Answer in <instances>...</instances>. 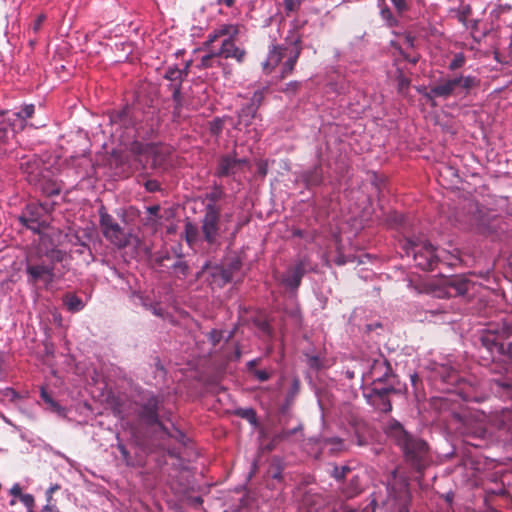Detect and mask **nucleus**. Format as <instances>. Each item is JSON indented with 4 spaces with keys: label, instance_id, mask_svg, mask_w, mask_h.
Returning <instances> with one entry per match:
<instances>
[{
    "label": "nucleus",
    "instance_id": "f257e3e1",
    "mask_svg": "<svg viewBox=\"0 0 512 512\" xmlns=\"http://www.w3.org/2000/svg\"><path fill=\"white\" fill-rule=\"evenodd\" d=\"M403 249L408 256H413L415 264L423 270H433L440 259L437 250L422 238L406 239Z\"/></svg>",
    "mask_w": 512,
    "mask_h": 512
},
{
    "label": "nucleus",
    "instance_id": "f03ea898",
    "mask_svg": "<svg viewBox=\"0 0 512 512\" xmlns=\"http://www.w3.org/2000/svg\"><path fill=\"white\" fill-rule=\"evenodd\" d=\"M224 232L225 229H222L220 220V209L215 204H207L201 220L203 241L207 242L210 246H219Z\"/></svg>",
    "mask_w": 512,
    "mask_h": 512
},
{
    "label": "nucleus",
    "instance_id": "7ed1b4c3",
    "mask_svg": "<svg viewBox=\"0 0 512 512\" xmlns=\"http://www.w3.org/2000/svg\"><path fill=\"white\" fill-rule=\"evenodd\" d=\"M299 52L294 48H281L274 46L268 54L266 61L263 63V69L269 73L276 68L282 61L286 59L281 66V78L287 77L293 70L294 65L297 61Z\"/></svg>",
    "mask_w": 512,
    "mask_h": 512
},
{
    "label": "nucleus",
    "instance_id": "20e7f679",
    "mask_svg": "<svg viewBox=\"0 0 512 512\" xmlns=\"http://www.w3.org/2000/svg\"><path fill=\"white\" fill-rule=\"evenodd\" d=\"M20 222L36 233H41L50 223L48 207L43 204L30 203L19 216Z\"/></svg>",
    "mask_w": 512,
    "mask_h": 512
},
{
    "label": "nucleus",
    "instance_id": "39448f33",
    "mask_svg": "<svg viewBox=\"0 0 512 512\" xmlns=\"http://www.w3.org/2000/svg\"><path fill=\"white\" fill-rule=\"evenodd\" d=\"M384 431L391 443L400 448H424L427 446L425 442L415 438L406 431L403 425L395 419H391L386 423Z\"/></svg>",
    "mask_w": 512,
    "mask_h": 512
},
{
    "label": "nucleus",
    "instance_id": "423d86ee",
    "mask_svg": "<svg viewBox=\"0 0 512 512\" xmlns=\"http://www.w3.org/2000/svg\"><path fill=\"white\" fill-rule=\"evenodd\" d=\"M20 170L27 182L40 189H44V182L48 177V171L43 167L42 160L36 156H26L20 161Z\"/></svg>",
    "mask_w": 512,
    "mask_h": 512
},
{
    "label": "nucleus",
    "instance_id": "0eeeda50",
    "mask_svg": "<svg viewBox=\"0 0 512 512\" xmlns=\"http://www.w3.org/2000/svg\"><path fill=\"white\" fill-rule=\"evenodd\" d=\"M100 225L104 237L118 248H124L129 244V235L103 209L100 210Z\"/></svg>",
    "mask_w": 512,
    "mask_h": 512
},
{
    "label": "nucleus",
    "instance_id": "6e6552de",
    "mask_svg": "<svg viewBox=\"0 0 512 512\" xmlns=\"http://www.w3.org/2000/svg\"><path fill=\"white\" fill-rule=\"evenodd\" d=\"M248 164V160L246 158H238L236 152L222 155L218 159L215 176L235 178L236 175L248 167Z\"/></svg>",
    "mask_w": 512,
    "mask_h": 512
},
{
    "label": "nucleus",
    "instance_id": "1a4fd4ad",
    "mask_svg": "<svg viewBox=\"0 0 512 512\" xmlns=\"http://www.w3.org/2000/svg\"><path fill=\"white\" fill-rule=\"evenodd\" d=\"M398 470L392 472V481H389L388 486L391 490V495L399 501V509L397 512H409L408 503L410 501V492L408 489V482L402 478L397 481Z\"/></svg>",
    "mask_w": 512,
    "mask_h": 512
},
{
    "label": "nucleus",
    "instance_id": "9d476101",
    "mask_svg": "<svg viewBox=\"0 0 512 512\" xmlns=\"http://www.w3.org/2000/svg\"><path fill=\"white\" fill-rule=\"evenodd\" d=\"M144 402L141 404L139 412L140 419L147 425H160L158 410H159V398L152 393L145 394L143 398Z\"/></svg>",
    "mask_w": 512,
    "mask_h": 512
},
{
    "label": "nucleus",
    "instance_id": "9b49d317",
    "mask_svg": "<svg viewBox=\"0 0 512 512\" xmlns=\"http://www.w3.org/2000/svg\"><path fill=\"white\" fill-rule=\"evenodd\" d=\"M26 272L28 274V281L31 283L43 281L46 284H49L54 278V267L51 263L28 262L26 265Z\"/></svg>",
    "mask_w": 512,
    "mask_h": 512
},
{
    "label": "nucleus",
    "instance_id": "f8f14e48",
    "mask_svg": "<svg viewBox=\"0 0 512 512\" xmlns=\"http://www.w3.org/2000/svg\"><path fill=\"white\" fill-rule=\"evenodd\" d=\"M404 461L413 471L422 474L432 464V457L429 450H405Z\"/></svg>",
    "mask_w": 512,
    "mask_h": 512
},
{
    "label": "nucleus",
    "instance_id": "ddd939ff",
    "mask_svg": "<svg viewBox=\"0 0 512 512\" xmlns=\"http://www.w3.org/2000/svg\"><path fill=\"white\" fill-rule=\"evenodd\" d=\"M485 416L483 414L470 413L466 417V421L463 423L464 428L462 433L471 434L478 438L486 437V427L484 424Z\"/></svg>",
    "mask_w": 512,
    "mask_h": 512
},
{
    "label": "nucleus",
    "instance_id": "4468645a",
    "mask_svg": "<svg viewBox=\"0 0 512 512\" xmlns=\"http://www.w3.org/2000/svg\"><path fill=\"white\" fill-rule=\"evenodd\" d=\"M308 269L306 259L300 260L295 266L290 268L282 278V282L291 289H296L301 282L302 277Z\"/></svg>",
    "mask_w": 512,
    "mask_h": 512
},
{
    "label": "nucleus",
    "instance_id": "2eb2a0df",
    "mask_svg": "<svg viewBox=\"0 0 512 512\" xmlns=\"http://www.w3.org/2000/svg\"><path fill=\"white\" fill-rule=\"evenodd\" d=\"M184 76V72L178 68H169L165 73V78L170 80L172 84L170 85L172 91L173 101L175 103V113L181 106V93L180 86Z\"/></svg>",
    "mask_w": 512,
    "mask_h": 512
},
{
    "label": "nucleus",
    "instance_id": "dca6fc26",
    "mask_svg": "<svg viewBox=\"0 0 512 512\" xmlns=\"http://www.w3.org/2000/svg\"><path fill=\"white\" fill-rule=\"evenodd\" d=\"M219 57L226 59H235L238 63H243L246 56V51L235 45V39H224L221 47L217 50Z\"/></svg>",
    "mask_w": 512,
    "mask_h": 512
},
{
    "label": "nucleus",
    "instance_id": "f3484780",
    "mask_svg": "<svg viewBox=\"0 0 512 512\" xmlns=\"http://www.w3.org/2000/svg\"><path fill=\"white\" fill-rule=\"evenodd\" d=\"M456 88V80H454V78L445 79L432 86L427 96L429 98L438 97L447 99L455 93Z\"/></svg>",
    "mask_w": 512,
    "mask_h": 512
},
{
    "label": "nucleus",
    "instance_id": "a211bd4d",
    "mask_svg": "<svg viewBox=\"0 0 512 512\" xmlns=\"http://www.w3.org/2000/svg\"><path fill=\"white\" fill-rule=\"evenodd\" d=\"M492 422L498 429L512 433V409L506 408L495 413Z\"/></svg>",
    "mask_w": 512,
    "mask_h": 512
},
{
    "label": "nucleus",
    "instance_id": "6ab92c4d",
    "mask_svg": "<svg viewBox=\"0 0 512 512\" xmlns=\"http://www.w3.org/2000/svg\"><path fill=\"white\" fill-rule=\"evenodd\" d=\"M448 293L450 296L464 295L469 289V282L460 277L447 280Z\"/></svg>",
    "mask_w": 512,
    "mask_h": 512
},
{
    "label": "nucleus",
    "instance_id": "aec40b11",
    "mask_svg": "<svg viewBox=\"0 0 512 512\" xmlns=\"http://www.w3.org/2000/svg\"><path fill=\"white\" fill-rule=\"evenodd\" d=\"M185 240L192 248L196 247L200 241L203 240L202 233L199 231L197 225L186 222L184 228Z\"/></svg>",
    "mask_w": 512,
    "mask_h": 512
},
{
    "label": "nucleus",
    "instance_id": "412c9836",
    "mask_svg": "<svg viewBox=\"0 0 512 512\" xmlns=\"http://www.w3.org/2000/svg\"><path fill=\"white\" fill-rule=\"evenodd\" d=\"M391 391H393V388L374 389L377 399L375 405L379 411L386 413L392 410L391 402L387 397L388 393Z\"/></svg>",
    "mask_w": 512,
    "mask_h": 512
},
{
    "label": "nucleus",
    "instance_id": "4be33fe9",
    "mask_svg": "<svg viewBox=\"0 0 512 512\" xmlns=\"http://www.w3.org/2000/svg\"><path fill=\"white\" fill-rule=\"evenodd\" d=\"M257 106L255 104L244 105L238 113L239 124L248 126L252 123V120L256 117Z\"/></svg>",
    "mask_w": 512,
    "mask_h": 512
},
{
    "label": "nucleus",
    "instance_id": "5701e85b",
    "mask_svg": "<svg viewBox=\"0 0 512 512\" xmlns=\"http://www.w3.org/2000/svg\"><path fill=\"white\" fill-rule=\"evenodd\" d=\"M240 268L239 262L233 263L229 268L216 267L213 272L214 277H219L221 284H226L232 281L233 271Z\"/></svg>",
    "mask_w": 512,
    "mask_h": 512
},
{
    "label": "nucleus",
    "instance_id": "b1692460",
    "mask_svg": "<svg viewBox=\"0 0 512 512\" xmlns=\"http://www.w3.org/2000/svg\"><path fill=\"white\" fill-rule=\"evenodd\" d=\"M63 304L70 312H79L85 307V303L77 295L67 293L63 296Z\"/></svg>",
    "mask_w": 512,
    "mask_h": 512
},
{
    "label": "nucleus",
    "instance_id": "393cba45",
    "mask_svg": "<svg viewBox=\"0 0 512 512\" xmlns=\"http://www.w3.org/2000/svg\"><path fill=\"white\" fill-rule=\"evenodd\" d=\"M363 490V485L358 475H352L349 483L343 488V493L347 498H353L360 494Z\"/></svg>",
    "mask_w": 512,
    "mask_h": 512
},
{
    "label": "nucleus",
    "instance_id": "a878e982",
    "mask_svg": "<svg viewBox=\"0 0 512 512\" xmlns=\"http://www.w3.org/2000/svg\"><path fill=\"white\" fill-rule=\"evenodd\" d=\"M40 396L46 404V409L50 410L51 412H55L58 415H65V408H62L60 404L49 395L45 388H41Z\"/></svg>",
    "mask_w": 512,
    "mask_h": 512
},
{
    "label": "nucleus",
    "instance_id": "bb28decb",
    "mask_svg": "<svg viewBox=\"0 0 512 512\" xmlns=\"http://www.w3.org/2000/svg\"><path fill=\"white\" fill-rule=\"evenodd\" d=\"M219 37H226L225 39H235L239 33L238 26L233 24H224L215 29Z\"/></svg>",
    "mask_w": 512,
    "mask_h": 512
},
{
    "label": "nucleus",
    "instance_id": "cd10ccee",
    "mask_svg": "<svg viewBox=\"0 0 512 512\" xmlns=\"http://www.w3.org/2000/svg\"><path fill=\"white\" fill-rule=\"evenodd\" d=\"M454 80H456V87H460L464 89L465 91H469L471 88L476 87L479 84V81L474 76H459L455 77Z\"/></svg>",
    "mask_w": 512,
    "mask_h": 512
},
{
    "label": "nucleus",
    "instance_id": "c85d7f7f",
    "mask_svg": "<svg viewBox=\"0 0 512 512\" xmlns=\"http://www.w3.org/2000/svg\"><path fill=\"white\" fill-rule=\"evenodd\" d=\"M132 452H136V450H119L120 455L116 456V458L118 461L123 462L127 466L140 465L142 459H133L131 456Z\"/></svg>",
    "mask_w": 512,
    "mask_h": 512
},
{
    "label": "nucleus",
    "instance_id": "c756f323",
    "mask_svg": "<svg viewBox=\"0 0 512 512\" xmlns=\"http://www.w3.org/2000/svg\"><path fill=\"white\" fill-rule=\"evenodd\" d=\"M218 57L219 55L217 54V50L212 49L208 54L201 58L200 66L202 68H210L215 64L220 65V62L217 60Z\"/></svg>",
    "mask_w": 512,
    "mask_h": 512
},
{
    "label": "nucleus",
    "instance_id": "7c9ffc66",
    "mask_svg": "<svg viewBox=\"0 0 512 512\" xmlns=\"http://www.w3.org/2000/svg\"><path fill=\"white\" fill-rule=\"evenodd\" d=\"M305 181L308 185H318L321 181L320 169L314 167L312 171L305 174Z\"/></svg>",
    "mask_w": 512,
    "mask_h": 512
},
{
    "label": "nucleus",
    "instance_id": "2f4dec72",
    "mask_svg": "<svg viewBox=\"0 0 512 512\" xmlns=\"http://www.w3.org/2000/svg\"><path fill=\"white\" fill-rule=\"evenodd\" d=\"M351 472H352V470L349 466H341V467L335 466L333 469L332 475L337 480H343Z\"/></svg>",
    "mask_w": 512,
    "mask_h": 512
},
{
    "label": "nucleus",
    "instance_id": "473e14b6",
    "mask_svg": "<svg viewBox=\"0 0 512 512\" xmlns=\"http://www.w3.org/2000/svg\"><path fill=\"white\" fill-rule=\"evenodd\" d=\"M465 56L463 53H457L454 55L452 61L449 64L450 70H456L461 68L465 64Z\"/></svg>",
    "mask_w": 512,
    "mask_h": 512
},
{
    "label": "nucleus",
    "instance_id": "72a5a7b5",
    "mask_svg": "<svg viewBox=\"0 0 512 512\" xmlns=\"http://www.w3.org/2000/svg\"><path fill=\"white\" fill-rule=\"evenodd\" d=\"M34 113V105L29 104L25 105L21 111L13 113L14 116L20 118L21 120H26L30 118Z\"/></svg>",
    "mask_w": 512,
    "mask_h": 512
},
{
    "label": "nucleus",
    "instance_id": "f704fd0d",
    "mask_svg": "<svg viewBox=\"0 0 512 512\" xmlns=\"http://www.w3.org/2000/svg\"><path fill=\"white\" fill-rule=\"evenodd\" d=\"M298 429H300V426L293 428L291 430H283L281 433L275 434L272 437V441L274 444H279L283 440L287 439L291 434L295 433Z\"/></svg>",
    "mask_w": 512,
    "mask_h": 512
},
{
    "label": "nucleus",
    "instance_id": "c9c22d12",
    "mask_svg": "<svg viewBox=\"0 0 512 512\" xmlns=\"http://www.w3.org/2000/svg\"><path fill=\"white\" fill-rule=\"evenodd\" d=\"M173 268L176 274H180L182 276H186L188 274V265L184 261H177L173 265Z\"/></svg>",
    "mask_w": 512,
    "mask_h": 512
},
{
    "label": "nucleus",
    "instance_id": "e433bc0d",
    "mask_svg": "<svg viewBox=\"0 0 512 512\" xmlns=\"http://www.w3.org/2000/svg\"><path fill=\"white\" fill-rule=\"evenodd\" d=\"M223 122L221 119H214L210 122V131L212 134H219L222 131Z\"/></svg>",
    "mask_w": 512,
    "mask_h": 512
},
{
    "label": "nucleus",
    "instance_id": "4c0bfd02",
    "mask_svg": "<svg viewBox=\"0 0 512 512\" xmlns=\"http://www.w3.org/2000/svg\"><path fill=\"white\" fill-rule=\"evenodd\" d=\"M144 225L150 227L153 230H156L158 228V226L160 225V217L148 215V217L146 218V220L144 222Z\"/></svg>",
    "mask_w": 512,
    "mask_h": 512
},
{
    "label": "nucleus",
    "instance_id": "58836bf2",
    "mask_svg": "<svg viewBox=\"0 0 512 512\" xmlns=\"http://www.w3.org/2000/svg\"><path fill=\"white\" fill-rule=\"evenodd\" d=\"M272 372L267 370H254L253 375L261 382L267 381L271 377Z\"/></svg>",
    "mask_w": 512,
    "mask_h": 512
},
{
    "label": "nucleus",
    "instance_id": "ea45409f",
    "mask_svg": "<svg viewBox=\"0 0 512 512\" xmlns=\"http://www.w3.org/2000/svg\"><path fill=\"white\" fill-rule=\"evenodd\" d=\"M223 191L221 188L219 187H216L215 189H213V191H211L208 195H207V198L212 201V202H216L218 200H220L223 196Z\"/></svg>",
    "mask_w": 512,
    "mask_h": 512
},
{
    "label": "nucleus",
    "instance_id": "a19ab883",
    "mask_svg": "<svg viewBox=\"0 0 512 512\" xmlns=\"http://www.w3.org/2000/svg\"><path fill=\"white\" fill-rule=\"evenodd\" d=\"M264 99V91L257 90L254 92L253 97L249 104H255L257 108L260 106L261 102Z\"/></svg>",
    "mask_w": 512,
    "mask_h": 512
},
{
    "label": "nucleus",
    "instance_id": "79ce46f5",
    "mask_svg": "<svg viewBox=\"0 0 512 512\" xmlns=\"http://www.w3.org/2000/svg\"><path fill=\"white\" fill-rule=\"evenodd\" d=\"M128 116H129V110L125 109V110L121 111L120 113H118L115 116V118H113V121L126 125Z\"/></svg>",
    "mask_w": 512,
    "mask_h": 512
},
{
    "label": "nucleus",
    "instance_id": "37998d69",
    "mask_svg": "<svg viewBox=\"0 0 512 512\" xmlns=\"http://www.w3.org/2000/svg\"><path fill=\"white\" fill-rule=\"evenodd\" d=\"M74 245H79L83 248H87L88 245H87V240L84 239L83 236H80L79 234H75L74 236H72L71 240H70Z\"/></svg>",
    "mask_w": 512,
    "mask_h": 512
},
{
    "label": "nucleus",
    "instance_id": "c03bdc74",
    "mask_svg": "<svg viewBox=\"0 0 512 512\" xmlns=\"http://www.w3.org/2000/svg\"><path fill=\"white\" fill-rule=\"evenodd\" d=\"M4 396L9 398L11 401L17 400L20 396L13 388H6L4 390Z\"/></svg>",
    "mask_w": 512,
    "mask_h": 512
},
{
    "label": "nucleus",
    "instance_id": "a18cd8bd",
    "mask_svg": "<svg viewBox=\"0 0 512 512\" xmlns=\"http://www.w3.org/2000/svg\"><path fill=\"white\" fill-rule=\"evenodd\" d=\"M260 457H261V454L257 453V456L253 458V460L251 462V468H250V472H249V477H252L257 472L258 461H259Z\"/></svg>",
    "mask_w": 512,
    "mask_h": 512
},
{
    "label": "nucleus",
    "instance_id": "49530a36",
    "mask_svg": "<svg viewBox=\"0 0 512 512\" xmlns=\"http://www.w3.org/2000/svg\"><path fill=\"white\" fill-rule=\"evenodd\" d=\"M45 19H46V16L44 14H41L37 17V19L34 21L33 26H32V28L35 32L39 31V29L41 28Z\"/></svg>",
    "mask_w": 512,
    "mask_h": 512
},
{
    "label": "nucleus",
    "instance_id": "de8ad7c7",
    "mask_svg": "<svg viewBox=\"0 0 512 512\" xmlns=\"http://www.w3.org/2000/svg\"><path fill=\"white\" fill-rule=\"evenodd\" d=\"M42 512H60L55 504L51 503L50 497L47 499V504L42 509Z\"/></svg>",
    "mask_w": 512,
    "mask_h": 512
},
{
    "label": "nucleus",
    "instance_id": "09e8293b",
    "mask_svg": "<svg viewBox=\"0 0 512 512\" xmlns=\"http://www.w3.org/2000/svg\"><path fill=\"white\" fill-rule=\"evenodd\" d=\"M145 187L148 191L150 192H155L159 189V184L157 181L155 180H148L146 183H145Z\"/></svg>",
    "mask_w": 512,
    "mask_h": 512
},
{
    "label": "nucleus",
    "instance_id": "8fccbe9b",
    "mask_svg": "<svg viewBox=\"0 0 512 512\" xmlns=\"http://www.w3.org/2000/svg\"><path fill=\"white\" fill-rule=\"evenodd\" d=\"M219 38H220V37H219V35H218L217 31H216V30H214L212 33H210V34L208 35L207 40H206V42H205V45H206V46H209V45L213 44L214 42H216Z\"/></svg>",
    "mask_w": 512,
    "mask_h": 512
},
{
    "label": "nucleus",
    "instance_id": "3c124183",
    "mask_svg": "<svg viewBox=\"0 0 512 512\" xmlns=\"http://www.w3.org/2000/svg\"><path fill=\"white\" fill-rule=\"evenodd\" d=\"M285 7L289 11L295 10L299 5V0H284Z\"/></svg>",
    "mask_w": 512,
    "mask_h": 512
},
{
    "label": "nucleus",
    "instance_id": "603ef678",
    "mask_svg": "<svg viewBox=\"0 0 512 512\" xmlns=\"http://www.w3.org/2000/svg\"><path fill=\"white\" fill-rule=\"evenodd\" d=\"M160 206L159 205H153L147 207V213L150 216L160 217L159 216Z\"/></svg>",
    "mask_w": 512,
    "mask_h": 512
},
{
    "label": "nucleus",
    "instance_id": "864d4df0",
    "mask_svg": "<svg viewBox=\"0 0 512 512\" xmlns=\"http://www.w3.org/2000/svg\"><path fill=\"white\" fill-rule=\"evenodd\" d=\"M398 11H403L406 8L405 0H391Z\"/></svg>",
    "mask_w": 512,
    "mask_h": 512
},
{
    "label": "nucleus",
    "instance_id": "5fc2aeb1",
    "mask_svg": "<svg viewBox=\"0 0 512 512\" xmlns=\"http://www.w3.org/2000/svg\"><path fill=\"white\" fill-rule=\"evenodd\" d=\"M190 503L193 507L198 508L203 504V499L200 496L193 497L191 498Z\"/></svg>",
    "mask_w": 512,
    "mask_h": 512
},
{
    "label": "nucleus",
    "instance_id": "6e6d98bb",
    "mask_svg": "<svg viewBox=\"0 0 512 512\" xmlns=\"http://www.w3.org/2000/svg\"><path fill=\"white\" fill-rule=\"evenodd\" d=\"M258 363H259V359H253L248 362L247 366L251 373H253L254 370H257L256 366L258 365Z\"/></svg>",
    "mask_w": 512,
    "mask_h": 512
},
{
    "label": "nucleus",
    "instance_id": "4d7b16f0",
    "mask_svg": "<svg viewBox=\"0 0 512 512\" xmlns=\"http://www.w3.org/2000/svg\"><path fill=\"white\" fill-rule=\"evenodd\" d=\"M60 488H61V487H60V485H58V484H55V485L51 486V487L48 489V491H47V499L50 497V499L52 500V494H53L55 491L59 490Z\"/></svg>",
    "mask_w": 512,
    "mask_h": 512
},
{
    "label": "nucleus",
    "instance_id": "13d9d810",
    "mask_svg": "<svg viewBox=\"0 0 512 512\" xmlns=\"http://www.w3.org/2000/svg\"><path fill=\"white\" fill-rule=\"evenodd\" d=\"M8 130L6 127H0V141L4 142L7 139Z\"/></svg>",
    "mask_w": 512,
    "mask_h": 512
},
{
    "label": "nucleus",
    "instance_id": "bf43d9fd",
    "mask_svg": "<svg viewBox=\"0 0 512 512\" xmlns=\"http://www.w3.org/2000/svg\"><path fill=\"white\" fill-rule=\"evenodd\" d=\"M151 309H152V313H153L154 315H156V316H160V317H162V316H163V310H162V308H161V307H159V306L155 305V306H152V307H151Z\"/></svg>",
    "mask_w": 512,
    "mask_h": 512
},
{
    "label": "nucleus",
    "instance_id": "052dcab7",
    "mask_svg": "<svg viewBox=\"0 0 512 512\" xmlns=\"http://www.w3.org/2000/svg\"><path fill=\"white\" fill-rule=\"evenodd\" d=\"M5 364V354L0 352V376L3 374Z\"/></svg>",
    "mask_w": 512,
    "mask_h": 512
},
{
    "label": "nucleus",
    "instance_id": "680f3d73",
    "mask_svg": "<svg viewBox=\"0 0 512 512\" xmlns=\"http://www.w3.org/2000/svg\"><path fill=\"white\" fill-rule=\"evenodd\" d=\"M168 451V454L171 458H177L179 457L180 455V450H175V449H172V450H167Z\"/></svg>",
    "mask_w": 512,
    "mask_h": 512
},
{
    "label": "nucleus",
    "instance_id": "e2e57ef3",
    "mask_svg": "<svg viewBox=\"0 0 512 512\" xmlns=\"http://www.w3.org/2000/svg\"><path fill=\"white\" fill-rule=\"evenodd\" d=\"M11 493H12L13 495H20V493H21V488H20L18 485H15V486H13V487H12V489H11Z\"/></svg>",
    "mask_w": 512,
    "mask_h": 512
},
{
    "label": "nucleus",
    "instance_id": "0e129e2a",
    "mask_svg": "<svg viewBox=\"0 0 512 512\" xmlns=\"http://www.w3.org/2000/svg\"><path fill=\"white\" fill-rule=\"evenodd\" d=\"M382 17L386 20H389L391 17V13L389 10H382L381 11Z\"/></svg>",
    "mask_w": 512,
    "mask_h": 512
},
{
    "label": "nucleus",
    "instance_id": "69168bd1",
    "mask_svg": "<svg viewBox=\"0 0 512 512\" xmlns=\"http://www.w3.org/2000/svg\"><path fill=\"white\" fill-rule=\"evenodd\" d=\"M221 3H223L224 5H226L227 7H231L235 0H219Z\"/></svg>",
    "mask_w": 512,
    "mask_h": 512
},
{
    "label": "nucleus",
    "instance_id": "338daca9",
    "mask_svg": "<svg viewBox=\"0 0 512 512\" xmlns=\"http://www.w3.org/2000/svg\"><path fill=\"white\" fill-rule=\"evenodd\" d=\"M336 263L338 265H343V264H345V260L342 257H339V258H337Z\"/></svg>",
    "mask_w": 512,
    "mask_h": 512
},
{
    "label": "nucleus",
    "instance_id": "774afa93",
    "mask_svg": "<svg viewBox=\"0 0 512 512\" xmlns=\"http://www.w3.org/2000/svg\"><path fill=\"white\" fill-rule=\"evenodd\" d=\"M288 86H289L290 88L296 89V88H297V86H298V83H297V82H291V83H289V85H288Z\"/></svg>",
    "mask_w": 512,
    "mask_h": 512
}]
</instances>
